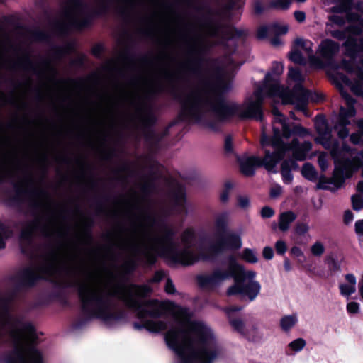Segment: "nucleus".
Returning a JSON list of instances; mask_svg holds the SVG:
<instances>
[{"instance_id": "nucleus-3", "label": "nucleus", "mask_w": 363, "mask_h": 363, "mask_svg": "<svg viewBox=\"0 0 363 363\" xmlns=\"http://www.w3.org/2000/svg\"><path fill=\"white\" fill-rule=\"evenodd\" d=\"M352 5V0H342L339 5L333 7V11L340 15L332 16L331 21L338 25L344 24L345 18L352 22L347 28L349 36L345 42L346 54L350 57V60H343L341 67L347 72L354 73L355 78L351 80L347 77H343L342 81L354 94L363 98V59L360 62L361 67H356L354 65L357 52L363 51V19H359L357 13L347 12Z\"/></svg>"}, {"instance_id": "nucleus-32", "label": "nucleus", "mask_w": 363, "mask_h": 363, "mask_svg": "<svg viewBox=\"0 0 363 363\" xmlns=\"http://www.w3.org/2000/svg\"><path fill=\"white\" fill-rule=\"evenodd\" d=\"M298 323V317L296 313L284 315L279 321L281 330L284 333H289Z\"/></svg>"}, {"instance_id": "nucleus-10", "label": "nucleus", "mask_w": 363, "mask_h": 363, "mask_svg": "<svg viewBox=\"0 0 363 363\" xmlns=\"http://www.w3.org/2000/svg\"><path fill=\"white\" fill-rule=\"evenodd\" d=\"M111 4V0H100L96 8L84 13L80 18H72L67 23L54 22L52 25L53 30L60 35H66L72 29L81 31L89 28L93 25L96 18L102 17L108 13Z\"/></svg>"}, {"instance_id": "nucleus-40", "label": "nucleus", "mask_w": 363, "mask_h": 363, "mask_svg": "<svg viewBox=\"0 0 363 363\" xmlns=\"http://www.w3.org/2000/svg\"><path fill=\"white\" fill-rule=\"evenodd\" d=\"M229 324L233 328V330L240 334L244 337H247L245 330V324L244 321L240 318H230L228 319Z\"/></svg>"}, {"instance_id": "nucleus-42", "label": "nucleus", "mask_w": 363, "mask_h": 363, "mask_svg": "<svg viewBox=\"0 0 363 363\" xmlns=\"http://www.w3.org/2000/svg\"><path fill=\"white\" fill-rule=\"evenodd\" d=\"M288 78L289 80L295 82V84H303L304 82V77L301 71L298 67H289Z\"/></svg>"}, {"instance_id": "nucleus-21", "label": "nucleus", "mask_w": 363, "mask_h": 363, "mask_svg": "<svg viewBox=\"0 0 363 363\" xmlns=\"http://www.w3.org/2000/svg\"><path fill=\"white\" fill-rule=\"evenodd\" d=\"M238 162L240 172L246 177L254 176L255 174L257 167H264L265 168L264 159L257 156H250L244 158H239Z\"/></svg>"}, {"instance_id": "nucleus-33", "label": "nucleus", "mask_w": 363, "mask_h": 363, "mask_svg": "<svg viewBox=\"0 0 363 363\" xmlns=\"http://www.w3.org/2000/svg\"><path fill=\"white\" fill-rule=\"evenodd\" d=\"M296 218V215L291 211L281 213L279 216V228L282 232L289 230L290 224Z\"/></svg>"}, {"instance_id": "nucleus-15", "label": "nucleus", "mask_w": 363, "mask_h": 363, "mask_svg": "<svg viewBox=\"0 0 363 363\" xmlns=\"http://www.w3.org/2000/svg\"><path fill=\"white\" fill-rule=\"evenodd\" d=\"M341 95L347 108H340L339 118L334 128L340 138H345L349 134V130L346 127L350 123L349 118L353 117L356 113L354 107L356 101L345 91H342Z\"/></svg>"}, {"instance_id": "nucleus-25", "label": "nucleus", "mask_w": 363, "mask_h": 363, "mask_svg": "<svg viewBox=\"0 0 363 363\" xmlns=\"http://www.w3.org/2000/svg\"><path fill=\"white\" fill-rule=\"evenodd\" d=\"M134 329L141 330L145 329L151 333H159L167 329V323L162 320L155 321L152 320H145L143 323L134 322Z\"/></svg>"}, {"instance_id": "nucleus-17", "label": "nucleus", "mask_w": 363, "mask_h": 363, "mask_svg": "<svg viewBox=\"0 0 363 363\" xmlns=\"http://www.w3.org/2000/svg\"><path fill=\"white\" fill-rule=\"evenodd\" d=\"M14 194L6 199V203L10 206H21L29 196H45L47 192L43 189L28 190L23 189L18 183L13 184Z\"/></svg>"}, {"instance_id": "nucleus-12", "label": "nucleus", "mask_w": 363, "mask_h": 363, "mask_svg": "<svg viewBox=\"0 0 363 363\" xmlns=\"http://www.w3.org/2000/svg\"><path fill=\"white\" fill-rule=\"evenodd\" d=\"M141 114L138 116V123L145 140L152 145H157L169 133V128L176 124L171 122L169 125L160 133L155 130V126L157 123L158 118L154 111L152 104L144 101L142 106L138 108Z\"/></svg>"}, {"instance_id": "nucleus-7", "label": "nucleus", "mask_w": 363, "mask_h": 363, "mask_svg": "<svg viewBox=\"0 0 363 363\" xmlns=\"http://www.w3.org/2000/svg\"><path fill=\"white\" fill-rule=\"evenodd\" d=\"M318 120L319 144L326 149H331L330 152L335 164L331 183L337 189L361 165L362 155L346 144H343L339 150L336 143L331 139V131L326 124L325 117L319 114Z\"/></svg>"}, {"instance_id": "nucleus-48", "label": "nucleus", "mask_w": 363, "mask_h": 363, "mask_svg": "<svg viewBox=\"0 0 363 363\" xmlns=\"http://www.w3.org/2000/svg\"><path fill=\"white\" fill-rule=\"evenodd\" d=\"M281 174L284 184H290L293 181V174L290 172L286 162H282L281 164Z\"/></svg>"}, {"instance_id": "nucleus-14", "label": "nucleus", "mask_w": 363, "mask_h": 363, "mask_svg": "<svg viewBox=\"0 0 363 363\" xmlns=\"http://www.w3.org/2000/svg\"><path fill=\"white\" fill-rule=\"evenodd\" d=\"M309 91L303 84H295L291 89H287L281 94L284 104L294 105L295 109L306 113L308 103Z\"/></svg>"}, {"instance_id": "nucleus-1", "label": "nucleus", "mask_w": 363, "mask_h": 363, "mask_svg": "<svg viewBox=\"0 0 363 363\" xmlns=\"http://www.w3.org/2000/svg\"><path fill=\"white\" fill-rule=\"evenodd\" d=\"M211 77L213 82H207L206 84L215 94L213 101L208 98L203 99L196 91L184 96L175 86L171 88V95L181 104L178 115L181 121H193L218 133L220 131L218 122L228 121L235 116L242 119L263 121V98L260 92L255 94L257 100L251 101L245 110L242 111L239 104L229 103L225 100V95L232 89L233 85L230 79H225L223 68L218 65L214 66Z\"/></svg>"}, {"instance_id": "nucleus-55", "label": "nucleus", "mask_w": 363, "mask_h": 363, "mask_svg": "<svg viewBox=\"0 0 363 363\" xmlns=\"http://www.w3.org/2000/svg\"><path fill=\"white\" fill-rule=\"evenodd\" d=\"M233 188V184L230 182H226L224 184V189L220 194V201L222 203L228 202L229 199V193Z\"/></svg>"}, {"instance_id": "nucleus-6", "label": "nucleus", "mask_w": 363, "mask_h": 363, "mask_svg": "<svg viewBox=\"0 0 363 363\" xmlns=\"http://www.w3.org/2000/svg\"><path fill=\"white\" fill-rule=\"evenodd\" d=\"M13 349L4 358V363H43V357L36 347V329L30 322L13 315L11 324Z\"/></svg>"}, {"instance_id": "nucleus-53", "label": "nucleus", "mask_w": 363, "mask_h": 363, "mask_svg": "<svg viewBox=\"0 0 363 363\" xmlns=\"http://www.w3.org/2000/svg\"><path fill=\"white\" fill-rule=\"evenodd\" d=\"M155 178H150L146 182L141 186V191L149 195L155 189Z\"/></svg>"}, {"instance_id": "nucleus-28", "label": "nucleus", "mask_w": 363, "mask_h": 363, "mask_svg": "<svg viewBox=\"0 0 363 363\" xmlns=\"http://www.w3.org/2000/svg\"><path fill=\"white\" fill-rule=\"evenodd\" d=\"M283 137L285 138H289L291 136H299L304 138L309 135V131L307 128L301 126V125H296L294 123H286L284 124L282 128Z\"/></svg>"}, {"instance_id": "nucleus-9", "label": "nucleus", "mask_w": 363, "mask_h": 363, "mask_svg": "<svg viewBox=\"0 0 363 363\" xmlns=\"http://www.w3.org/2000/svg\"><path fill=\"white\" fill-rule=\"evenodd\" d=\"M228 267L225 270L216 269L210 274H200L196 277L198 285L201 289H211L219 285L223 281L229 278H233L235 280L246 279L253 281L256 276L254 271L245 272L242 266L239 264L233 255L228 258Z\"/></svg>"}, {"instance_id": "nucleus-50", "label": "nucleus", "mask_w": 363, "mask_h": 363, "mask_svg": "<svg viewBox=\"0 0 363 363\" xmlns=\"http://www.w3.org/2000/svg\"><path fill=\"white\" fill-rule=\"evenodd\" d=\"M269 29L271 33L278 36L286 34L289 30L287 26H281L278 23L269 25Z\"/></svg>"}, {"instance_id": "nucleus-30", "label": "nucleus", "mask_w": 363, "mask_h": 363, "mask_svg": "<svg viewBox=\"0 0 363 363\" xmlns=\"http://www.w3.org/2000/svg\"><path fill=\"white\" fill-rule=\"evenodd\" d=\"M133 250L135 254L143 256V262L145 265L152 267L156 264L157 261V256L152 251L146 248L142 250L138 245H134Z\"/></svg>"}, {"instance_id": "nucleus-5", "label": "nucleus", "mask_w": 363, "mask_h": 363, "mask_svg": "<svg viewBox=\"0 0 363 363\" xmlns=\"http://www.w3.org/2000/svg\"><path fill=\"white\" fill-rule=\"evenodd\" d=\"M55 286L60 289L77 287V294L81 303V309L85 315L74 324L75 328H81L88 320L100 319L106 323L120 321L125 318L123 310L113 311L115 306L108 293L99 294L91 290L86 284L78 281H55Z\"/></svg>"}, {"instance_id": "nucleus-44", "label": "nucleus", "mask_w": 363, "mask_h": 363, "mask_svg": "<svg viewBox=\"0 0 363 363\" xmlns=\"http://www.w3.org/2000/svg\"><path fill=\"white\" fill-rule=\"evenodd\" d=\"M306 342L304 339L300 337L297 338L291 342L286 347V352L287 354H290L289 351L298 352L303 349L306 346Z\"/></svg>"}, {"instance_id": "nucleus-36", "label": "nucleus", "mask_w": 363, "mask_h": 363, "mask_svg": "<svg viewBox=\"0 0 363 363\" xmlns=\"http://www.w3.org/2000/svg\"><path fill=\"white\" fill-rule=\"evenodd\" d=\"M13 315L11 313V306L5 303H0V322L2 327L11 324Z\"/></svg>"}, {"instance_id": "nucleus-60", "label": "nucleus", "mask_w": 363, "mask_h": 363, "mask_svg": "<svg viewBox=\"0 0 363 363\" xmlns=\"http://www.w3.org/2000/svg\"><path fill=\"white\" fill-rule=\"evenodd\" d=\"M72 45L70 44L67 45V46L62 47V46H55L54 48V54L55 56L57 58H60L65 55V54L68 53V52L71 50Z\"/></svg>"}, {"instance_id": "nucleus-49", "label": "nucleus", "mask_w": 363, "mask_h": 363, "mask_svg": "<svg viewBox=\"0 0 363 363\" xmlns=\"http://www.w3.org/2000/svg\"><path fill=\"white\" fill-rule=\"evenodd\" d=\"M359 131L350 135V141L354 145L363 144V120L358 123Z\"/></svg>"}, {"instance_id": "nucleus-26", "label": "nucleus", "mask_w": 363, "mask_h": 363, "mask_svg": "<svg viewBox=\"0 0 363 363\" xmlns=\"http://www.w3.org/2000/svg\"><path fill=\"white\" fill-rule=\"evenodd\" d=\"M345 281L339 284L340 294L347 298H349L356 291L357 278L351 273L346 274L344 276Z\"/></svg>"}, {"instance_id": "nucleus-29", "label": "nucleus", "mask_w": 363, "mask_h": 363, "mask_svg": "<svg viewBox=\"0 0 363 363\" xmlns=\"http://www.w3.org/2000/svg\"><path fill=\"white\" fill-rule=\"evenodd\" d=\"M172 196L175 206L186 210V190L183 185L177 183L176 189L172 191Z\"/></svg>"}, {"instance_id": "nucleus-39", "label": "nucleus", "mask_w": 363, "mask_h": 363, "mask_svg": "<svg viewBox=\"0 0 363 363\" xmlns=\"http://www.w3.org/2000/svg\"><path fill=\"white\" fill-rule=\"evenodd\" d=\"M13 235V231L9 226L0 220V250L6 247V240Z\"/></svg>"}, {"instance_id": "nucleus-11", "label": "nucleus", "mask_w": 363, "mask_h": 363, "mask_svg": "<svg viewBox=\"0 0 363 363\" xmlns=\"http://www.w3.org/2000/svg\"><path fill=\"white\" fill-rule=\"evenodd\" d=\"M54 268L52 262L48 263L45 265L35 269L32 267H26L20 270L18 274L13 277L15 281L13 291L7 296L0 298V303L11 304L14 301L17 292L25 289L34 287L38 281L44 278L38 272L50 274Z\"/></svg>"}, {"instance_id": "nucleus-27", "label": "nucleus", "mask_w": 363, "mask_h": 363, "mask_svg": "<svg viewBox=\"0 0 363 363\" xmlns=\"http://www.w3.org/2000/svg\"><path fill=\"white\" fill-rule=\"evenodd\" d=\"M262 89L269 96H279L281 92V86L279 82L274 79L272 73L265 74Z\"/></svg>"}, {"instance_id": "nucleus-43", "label": "nucleus", "mask_w": 363, "mask_h": 363, "mask_svg": "<svg viewBox=\"0 0 363 363\" xmlns=\"http://www.w3.org/2000/svg\"><path fill=\"white\" fill-rule=\"evenodd\" d=\"M291 0H272L267 6V9L286 11L291 5Z\"/></svg>"}, {"instance_id": "nucleus-58", "label": "nucleus", "mask_w": 363, "mask_h": 363, "mask_svg": "<svg viewBox=\"0 0 363 363\" xmlns=\"http://www.w3.org/2000/svg\"><path fill=\"white\" fill-rule=\"evenodd\" d=\"M67 4L80 11L88 7V4L84 0H68Z\"/></svg>"}, {"instance_id": "nucleus-47", "label": "nucleus", "mask_w": 363, "mask_h": 363, "mask_svg": "<svg viewBox=\"0 0 363 363\" xmlns=\"http://www.w3.org/2000/svg\"><path fill=\"white\" fill-rule=\"evenodd\" d=\"M50 298L59 301L62 306H69L70 302L66 296V294L64 293L63 291L59 290L57 291L52 292L50 295Z\"/></svg>"}, {"instance_id": "nucleus-61", "label": "nucleus", "mask_w": 363, "mask_h": 363, "mask_svg": "<svg viewBox=\"0 0 363 363\" xmlns=\"http://www.w3.org/2000/svg\"><path fill=\"white\" fill-rule=\"evenodd\" d=\"M284 70V66L281 62H279L277 61L273 62L272 67L270 70V73H272V76L277 75L279 76L282 74Z\"/></svg>"}, {"instance_id": "nucleus-2", "label": "nucleus", "mask_w": 363, "mask_h": 363, "mask_svg": "<svg viewBox=\"0 0 363 363\" xmlns=\"http://www.w3.org/2000/svg\"><path fill=\"white\" fill-rule=\"evenodd\" d=\"M145 219L152 226L158 227L162 233L157 238V241L161 245L160 255L174 264L186 267L191 266L200 260L213 262L217 257L226 250H237L242 247L240 236L228 231V216L225 212L218 215L215 220L218 240L215 243L210 245L206 251L199 246V252L197 255L189 249H178V244L174 240L176 230L167 224L162 216L147 213Z\"/></svg>"}, {"instance_id": "nucleus-18", "label": "nucleus", "mask_w": 363, "mask_h": 363, "mask_svg": "<svg viewBox=\"0 0 363 363\" xmlns=\"http://www.w3.org/2000/svg\"><path fill=\"white\" fill-rule=\"evenodd\" d=\"M40 223L39 219H35L29 223L25 228H23L20 233V250L21 254L23 255H29L32 254L30 247L33 242V235L35 231L40 229Z\"/></svg>"}, {"instance_id": "nucleus-4", "label": "nucleus", "mask_w": 363, "mask_h": 363, "mask_svg": "<svg viewBox=\"0 0 363 363\" xmlns=\"http://www.w3.org/2000/svg\"><path fill=\"white\" fill-rule=\"evenodd\" d=\"M189 329L196 338L189 337L184 342H180L181 335L184 333L182 329L172 328L164 335L167 345L180 358L179 363H213L219 352L208 348L213 339L211 330L200 321L191 322Z\"/></svg>"}, {"instance_id": "nucleus-54", "label": "nucleus", "mask_w": 363, "mask_h": 363, "mask_svg": "<svg viewBox=\"0 0 363 363\" xmlns=\"http://www.w3.org/2000/svg\"><path fill=\"white\" fill-rule=\"evenodd\" d=\"M244 2L242 0H228L227 4L225 5V10L231 11L233 10H239L242 9Z\"/></svg>"}, {"instance_id": "nucleus-57", "label": "nucleus", "mask_w": 363, "mask_h": 363, "mask_svg": "<svg viewBox=\"0 0 363 363\" xmlns=\"http://www.w3.org/2000/svg\"><path fill=\"white\" fill-rule=\"evenodd\" d=\"M138 263L135 259H129L125 262L123 267L126 274H132L137 268Z\"/></svg>"}, {"instance_id": "nucleus-24", "label": "nucleus", "mask_w": 363, "mask_h": 363, "mask_svg": "<svg viewBox=\"0 0 363 363\" xmlns=\"http://www.w3.org/2000/svg\"><path fill=\"white\" fill-rule=\"evenodd\" d=\"M294 43L300 49V50H302L305 52L308 58L310 67L313 69H318V51L315 52V55L313 54L312 42L308 40H303L298 38L294 40Z\"/></svg>"}, {"instance_id": "nucleus-62", "label": "nucleus", "mask_w": 363, "mask_h": 363, "mask_svg": "<svg viewBox=\"0 0 363 363\" xmlns=\"http://www.w3.org/2000/svg\"><path fill=\"white\" fill-rule=\"evenodd\" d=\"M269 33H270L269 26H261L257 30V38L259 40H263L267 38Z\"/></svg>"}, {"instance_id": "nucleus-37", "label": "nucleus", "mask_w": 363, "mask_h": 363, "mask_svg": "<svg viewBox=\"0 0 363 363\" xmlns=\"http://www.w3.org/2000/svg\"><path fill=\"white\" fill-rule=\"evenodd\" d=\"M94 220L91 217H86L83 222L82 235L83 238L89 242L93 241L92 228Z\"/></svg>"}, {"instance_id": "nucleus-20", "label": "nucleus", "mask_w": 363, "mask_h": 363, "mask_svg": "<svg viewBox=\"0 0 363 363\" xmlns=\"http://www.w3.org/2000/svg\"><path fill=\"white\" fill-rule=\"evenodd\" d=\"M206 52L203 47L198 48H192L189 50L191 55H195L194 58L189 61V70L191 73L195 75H200L202 72V67L204 62H211L214 64L216 62V59H206L202 55Z\"/></svg>"}, {"instance_id": "nucleus-64", "label": "nucleus", "mask_w": 363, "mask_h": 363, "mask_svg": "<svg viewBox=\"0 0 363 363\" xmlns=\"http://www.w3.org/2000/svg\"><path fill=\"white\" fill-rule=\"evenodd\" d=\"M276 252L279 255H284L287 250L286 243L281 240H277L275 243Z\"/></svg>"}, {"instance_id": "nucleus-13", "label": "nucleus", "mask_w": 363, "mask_h": 363, "mask_svg": "<svg viewBox=\"0 0 363 363\" xmlns=\"http://www.w3.org/2000/svg\"><path fill=\"white\" fill-rule=\"evenodd\" d=\"M204 25L208 28L210 35L219 38L223 41L239 39L247 35L245 30L238 29L233 26L225 25L220 21H214L208 16H204Z\"/></svg>"}, {"instance_id": "nucleus-56", "label": "nucleus", "mask_w": 363, "mask_h": 363, "mask_svg": "<svg viewBox=\"0 0 363 363\" xmlns=\"http://www.w3.org/2000/svg\"><path fill=\"white\" fill-rule=\"evenodd\" d=\"M105 46L103 43H99L91 48V54L96 58H101L103 53L105 52Z\"/></svg>"}, {"instance_id": "nucleus-46", "label": "nucleus", "mask_w": 363, "mask_h": 363, "mask_svg": "<svg viewBox=\"0 0 363 363\" xmlns=\"http://www.w3.org/2000/svg\"><path fill=\"white\" fill-rule=\"evenodd\" d=\"M241 258L245 262L250 264H255L258 262L256 253L250 248H245L242 250Z\"/></svg>"}, {"instance_id": "nucleus-51", "label": "nucleus", "mask_w": 363, "mask_h": 363, "mask_svg": "<svg viewBox=\"0 0 363 363\" xmlns=\"http://www.w3.org/2000/svg\"><path fill=\"white\" fill-rule=\"evenodd\" d=\"M272 113L274 116L273 123L281 124L283 128L284 124L287 123L286 116L277 107L272 108Z\"/></svg>"}, {"instance_id": "nucleus-59", "label": "nucleus", "mask_w": 363, "mask_h": 363, "mask_svg": "<svg viewBox=\"0 0 363 363\" xmlns=\"http://www.w3.org/2000/svg\"><path fill=\"white\" fill-rule=\"evenodd\" d=\"M252 9L253 13L257 16L262 15L265 11V7L262 0H254L252 2Z\"/></svg>"}, {"instance_id": "nucleus-38", "label": "nucleus", "mask_w": 363, "mask_h": 363, "mask_svg": "<svg viewBox=\"0 0 363 363\" xmlns=\"http://www.w3.org/2000/svg\"><path fill=\"white\" fill-rule=\"evenodd\" d=\"M301 174L306 179L311 182L318 180V172L315 167L309 162H306L301 169Z\"/></svg>"}, {"instance_id": "nucleus-8", "label": "nucleus", "mask_w": 363, "mask_h": 363, "mask_svg": "<svg viewBox=\"0 0 363 363\" xmlns=\"http://www.w3.org/2000/svg\"><path fill=\"white\" fill-rule=\"evenodd\" d=\"M126 289V294H121L118 290L113 293H108V297H116L124 304H133L136 301L140 307L148 309L161 308L164 311L171 312L174 316H187L188 309L176 305L174 302L169 301L167 303L160 302L157 299H145L150 296L152 292L151 286L147 284H130L128 286L119 285Z\"/></svg>"}, {"instance_id": "nucleus-19", "label": "nucleus", "mask_w": 363, "mask_h": 363, "mask_svg": "<svg viewBox=\"0 0 363 363\" xmlns=\"http://www.w3.org/2000/svg\"><path fill=\"white\" fill-rule=\"evenodd\" d=\"M288 151H291L290 145H289L274 147V151L273 152H271L269 150H266L264 152V157H263L265 162L266 170L276 173L277 171L274 168L277 164L284 158L285 155Z\"/></svg>"}, {"instance_id": "nucleus-23", "label": "nucleus", "mask_w": 363, "mask_h": 363, "mask_svg": "<svg viewBox=\"0 0 363 363\" xmlns=\"http://www.w3.org/2000/svg\"><path fill=\"white\" fill-rule=\"evenodd\" d=\"M289 145H290L293 157L298 161L305 160L307 153L312 148V143L310 141L300 143L297 138H294Z\"/></svg>"}, {"instance_id": "nucleus-41", "label": "nucleus", "mask_w": 363, "mask_h": 363, "mask_svg": "<svg viewBox=\"0 0 363 363\" xmlns=\"http://www.w3.org/2000/svg\"><path fill=\"white\" fill-rule=\"evenodd\" d=\"M15 67H22L25 70L32 71L35 74H38L36 65L30 60L28 55L25 56L23 60L13 64V67L14 68Z\"/></svg>"}, {"instance_id": "nucleus-63", "label": "nucleus", "mask_w": 363, "mask_h": 363, "mask_svg": "<svg viewBox=\"0 0 363 363\" xmlns=\"http://www.w3.org/2000/svg\"><path fill=\"white\" fill-rule=\"evenodd\" d=\"M352 202L353 209L355 211H359L363 208V199L359 195H353L352 196Z\"/></svg>"}, {"instance_id": "nucleus-35", "label": "nucleus", "mask_w": 363, "mask_h": 363, "mask_svg": "<svg viewBox=\"0 0 363 363\" xmlns=\"http://www.w3.org/2000/svg\"><path fill=\"white\" fill-rule=\"evenodd\" d=\"M196 238L195 230L190 227L186 228L181 235V240L184 245L183 249H189L192 250L193 242Z\"/></svg>"}, {"instance_id": "nucleus-31", "label": "nucleus", "mask_w": 363, "mask_h": 363, "mask_svg": "<svg viewBox=\"0 0 363 363\" xmlns=\"http://www.w3.org/2000/svg\"><path fill=\"white\" fill-rule=\"evenodd\" d=\"M289 60L294 63L301 66H306L308 63V58L304 57L301 50L293 43L291 50L288 53Z\"/></svg>"}, {"instance_id": "nucleus-22", "label": "nucleus", "mask_w": 363, "mask_h": 363, "mask_svg": "<svg viewBox=\"0 0 363 363\" xmlns=\"http://www.w3.org/2000/svg\"><path fill=\"white\" fill-rule=\"evenodd\" d=\"M125 306L128 308L135 311L136 313L137 318L142 320H145V319L148 317L155 319L160 318L163 315L161 308H145L144 307H140L136 301L133 302V304H125Z\"/></svg>"}, {"instance_id": "nucleus-52", "label": "nucleus", "mask_w": 363, "mask_h": 363, "mask_svg": "<svg viewBox=\"0 0 363 363\" xmlns=\"http://www.w3.org/2000/svg\"><path fill=\"white\" fill-rule=\"evenodd\" d=\"M102 200L106 202L109 201L110 196L108 195H104L101 198H97L96 199V213L97 215H101L105 212V208Z\"/></svg>"}, {"instance_id": "nucleus-45", "label": "nucleus", "mask_w": 363, "mask_h": 363, "mask_svg": "<svg viewBox=\"0 0 363 363\" xmlns=\"http://www.w3.org/2000/svg\"><path fill=\"white\" fill-rule=\"evenodd\" d=\"M30 37L35 42H48L50 35L46 31L36 28L30 32Z\"/></svg>"}, {"instance_id": "nucleus-16", "label": "nucleus", "mask_w": 363, "mask_h": 363, "mask_svg": "<svg viewBox=\"0 0 363 363\" xmlns=\"http://www.w3.org/2000/svg\"><path fill=\"white\" fill-rule=\"evenodd\" d=\"M261 290V285L257 281L235 280V284L228 288L226 294L228 296L240 295L247 297L250 301H254Z\"/></svg>"}, {"instance_id": "nucleus-34", "label": "nucleus", "mask_w": 363, "mask_h": 363, "mask_svg": "<svg viewBox=\"0 0 363 363\" xmlns=\"http://www.w3.org/2000/svg\"><path fill=\"white\" fill-rule=\"evenodd\" d=\"M324 266L327 269L328 274L333 275L335 273L340 271L341 266L337 257L330 254L327 255L324 259Z\"/></svg>"}]
</instances>
